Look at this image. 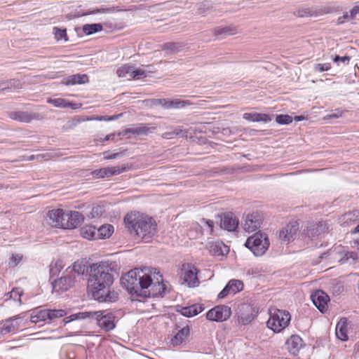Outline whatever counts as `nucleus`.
<instances>
[{
	"label": "nucleus",
	"instance_id": "obj_35",
	"mask_svg": "<svg viewBox=\"0 0 359 359\" xmlns=\"http://www.w3.org/2000/svg\"><path fill=\"white\" fill-rule=\"evenodd\" d=\"M23 294V291L21 288H14L9 293L6 294L8 297L7 299H13L15 302H18L20 305L22 304L21 297Z\"/></svg>",
	"mask_w": 359,
	"mask_h": 359
},
{
	"label": "nucleus",
	"instance_id": "obj_32",
	"mask_svg": "<svg viewBox=\"0 0 359 359\" xmlns=\"http://www.w3.org/2000/svg\"><path fill=\"white\" fill-rule=\"evenodd\" d=\"M81 236L88 240H97V229L94 226L86 225L81 230Z\"/></svg>",
	"mask_w": 359,
	"mask_h": 359
},
{
	"label": "nucleus",
	"instance_id": "obj_8",
	"mask_svg": "<svg viewBox=\"0 0 359 359\" xmlns=\"http://www.w3.org/2000/svg\"><path fill=\"white\" fill-rule=\"evenodd\" d=\"M231 315V309L226 305H217L206 313V318L210 321L224 322Z\"/></svg>",
	"mask_w": 359,
	"mask_h": 359
},
{
	"label": "nucleus",
	"instance_id": "obj_49",
	"mask_svg": "<svg viewBox=\"0 0 359 359\" xmlns=\"http://www.w3.org/2000/svg\"><path fill=\"white\" fill-rule=\"evenodd\" d=\"M315 70L319 72L328 71L331 69L330 63L317 64L315 65Z\"/></svg>",
	"mask_w": 359,
	"mask_h": 359
},
{
	"label": "nucleus",
	"instance_id": "obj_54",
	"mask_svg": "<svg viewBox=\"0 0 359 359\" xmlns=\"http://www.w3.org/2000/svg\"><path fill=\"white\" fill-rule=\"evenodd\" d=\"M359 13V6H354L350 11V18H354Z\"/></svg>",
	"mask_w": 359,
	"mask_h": 359
},
{
	"label": "nucleus",
	"instance_id": "obj_11",
	"mask_svg": "<svg viewBox=\"0 0 359 359\" xmlns=\"http://www.w3.org/2000/svg\"><path fill=\"white\" fill-rule=\"evenodd\" d=\"M262 221V215L259 212H253L246 216L243 227L246 231L253 232L260 227Z\"/></svg>",
	"mask_w": 359,
	"mask_h": 359
},
{
	"label": "nucleus",
	"instance_id": "obj_51",
	"mask_svg": "<svg viewBox=\"0 0 359 359\" xmlns=\"http://www.w3.org/2000/svg\"><path fill=\"white\" fill-rule=\"evenodd\" d=\"M171 100L168 99H159L158 103L165 109H171Z\"/></svg>",
	"mask_w": 359,
	"mask_h": 359
},
{
	"label": "nucleus",
	"instance_id": "obj_23",
	"mask_svg": "<svg viewBox=\"0 0 359 359\" xmlns=\"http://www.w3.org/2000/svg\"><path fill=\"white\" fill-rule=\"evenodd\" d=\"M243 117L244 119L252 122L267 123L271 121L269 115L262 113H245Z\"/></svg>",
	"mask_w": 359,
	"mask_h": 359
},
{
	"label": "nucleus",
	"instance_id": "obj_19",
	"mask_svg": "<svg viewBox=\"0 0 359 359\" xmlns=\"http://www.w3.org/2000/svg\"><path fill=\"white\" fill-rule=\"evenodd\" d=\"M47 102L53 105L55 107L60 108H72L74 109H76L80 108L81 104L74 102H70L68 100L64 98H49L47 100Z\"/></svg>",
	"mask_w": 359,
	"mask_h": 359
},
{
	"label": "nucleus",
	"instance_id": "obj_61",
	"mask_svg": "<svg viewBox=\"0 0 359 359\" xmlns=\"http://www.w3.org/2000/svg\"><path fill=\"white\" fill-rule=\"evenodd\" d=\"M353 233H359V224L354 229Z\"/></svg>",
	"mask_w": 359,
	"mask_h": 359
},
{
	"label": "nucleus",
	"instance_id": "obj_60",
	"mask_svg": "<svg viewBox=\"0 0 359 359\" xmlns=\"http://www.w3.org/2000/svg\"><path fill=\"white\" fill-rule=\"evenodd\" d=\"M348 17H350V15H348V14L347 13H346L343 16H342V18L343 19H347ZM341 18H339V20H340L341 22H342L343 21L341 20Z\"/></svg>",
	"mask_w": 359,
	"mask_h": 359
},
{
	"label": "nucleus",
	"instance_id": "obj_48",
	"mask_svg": "<svg viewBox=\"0 0 359 359\" xmlns=\"http://www.w3.org/2000/svg\"><path fill=\"white\" fill-rule=\"evenodd\" d=\"M180 47H181V46L179 43H171V42L166 43L163 44V49L169 50L171 51H176Z\"/></svg>",
	"mask_w": 359,
	"mask_h": 359
},
{
	"label": "nucleus",
	"instance_id": "obj_57",
	"mask_svg": "<svg viewBox=\"0 0 359 359\" xmlns=\"http://www.w3.org/2000/svg\"><path fill=\"white\" fill-rule=\"evenodd\" d=\"M115 137V133H111L105 136V137L102 140V142L108 141V140H114Z\"/></svg>",
	"mask_w": 359,
	"mask_h": 359
},
{
	"label": "nucleus",
	"instance_id": "obj_2",
	"mask_svg": "<svg viewBox=\"0 0 359 359\" xmlns=\"http://www.w3.org/2000/svg\"><path fill=\"white\" fill-rule=\"evenodd\" d=\"M111 270L107 262H102L90 266L88 289L94 299L100 302H111L117 298V294L109 290L114 282Z\"/></svg>",
	"mask_w": 359,
	"mask_h": 359
},
{
	"label": "nucleus",
	"instance_id": "obj_47",
	"mask_svg": "<svg viewBox=\"0 0 359 359\" xmlns=\"http://www.w3.org/2000/svg\"><path fill=\"white\" fill-rule=\"evenodd\" d=\"M64 267L63 262L60 259L57 260L53 265H51L50 273L53 275L60 272Z\"/></svg>",
	"mask_w": 359,
	"mask_h": 359
},
{
	"label": "nucleus",
	"instance_id": "obj_1",
	"mask_svg": "<svg viewBox=\"0 0 359 359\" xmlns=\"http://www.w3.org/2000/svg\"><path fill=\"white\" fill-rule=\"evenodd\" d=\"M121 283L135 297H156L165 290L163 276L156 269H135L121 278Z\"/></svg>",
	"mask_w": 359,
	"mask_h": 359
},
{
	"label": "nucleus",
	"instance_id": "obj_45",
	"mask_svg": "<svg viewBox=\"0 0 359 359\" xmlns=\"http://www.w3.org/2000/svg\"><path fill=\"white\" fill-rule=\"evenodd\" d=\"M294 15L299 18H304L313 15V12L309 8H301L294 12Z\"/></svg>",
	"mask_w": 359,
	"mask_h": 359
},
{
	"label": "nucleus",
	"instance_id": "obj_59",
	"mask_svg": "<svg viewBox=\"0 0 359 359\" xmlns=\"http://www.w3.org/2000/svg\"><path fill=\"white\" fill-rule=\"evenodd\" d=\"M354 215H355V213H352V212H349V213L346 214V215L348 217V219L353 220V221H355L356 219H353V217H352Z\"/></svg>",
	"mask_w": 359,
	"mask_h": 359
},
{
	"label": "nucleus",
	"instance_id": "obj_33",
	"mask_svg": "<svg viewBox=\"0 0 359 359\" xmlns=\"http://www.w3.org/2000/svg\"><path fill=\"white\" fill-rule=\"evenodd\" d=\"M134 66L129 64H125L116 70V74L119 77H128V79H133Z\"/></svg>",
	"mask_w": 359,
	"mask_h": 359
},
{
	"label": "nucleus",
	"instance_id": "obj_13",
	"mask_svg": "<svg viewBox=\"0 0 359 359\" xmlns=\"http://www.w3.org/2000/svg\"><path fill=\"white\" fill-rule=\"evenodd\" d=\"M313 304L321 312L324 313L327 310L329 296L323 290H316L311 295Z\"/></svg>",
	"mask_w": 359,
	"mask_h": 359
},
{
	"label": "nucleus",
	"instance_id": "obj_28",
	"mask_svg": "<svg viewBox=\"0 0 359 359\" xmlns=\"http://www.w3.org/2000/svg\"><path fill=\"white\" fill-rule=\"evenodd\" d=\"M204 310L202 304H193L189 306L183 307L181 313L186 317H193L201 313Z\"/></svg>",
	"mask_w": 359,
	"mask_h": 359
},
{
	"label": "nucleus",
	"instance_id": "obj_3",
	"mask_svg": "<svg viewBox=\"0 0 359 359\" xmlns=\"http://www.w3.org/2000/svg\"><path fill=\"white\" fill-rule=\"evenodd\" d=\"M126 228L144 242H149L157 233L155 219L140 212H130L123 218Z\"/></svg>",
	"mask_w": 359,
	"mask_h": 359
},
{
	"label": "nucleus",
	"instance_id": "obj_53",
	"mask_svg": "<svg viewBox=\"0 0 359 359\" xmlns=\"http://www.w3.org/2000/svg\"><path fill=\"white\" fill-rule=\"evenodd\" d=\"M350 57L348 56H343L340 57L339 55H336L334 58V62H338L339 61L342 62H345L346 61H349Z\"/></svg>",
	"mask_w": 359,
	"mask_h": 359
},
{
	"label": "nucleus",
	"instance_id": "obj_4",
	"mask_svg": "<svg viewBox=\"0 0 359 359\" xmlns=\"http://www.w3.org/2000/svg\"><path fill=\"white\" fill-rule=\"evenodd\" d=\"M84 221V216L78 211L65 212L57 208L49 210L45 217L43 224L54 228L75 229Z\"/></svg>",
	"mask_w": 359,
	"mask_h": 359
},
{
	"label": "nucleus",
	"instance_id": "obj_41",
	"mask_svg": "<svg viewBox=\"0 0 359 359\" xmlns=\"http://www.w3.org/2000/svg\"><path fill=\"white\" fill-rule=\"evenodd\" d=\"M149 128L145 126H141L136 128H128L125 130L126 133H132L134 135L145 134L148 132Z\"/></svg>",
	"mask_w": 359,
	"mask_h": 359
},
{
	"label": "nucleus",
	"instance_id": "obj_24",
	"mask_svg": "<svg viewBox=\"0 0 359 359\" xmlns=\"http://www.w3.org/2000/svg\"><path fill=\"white\" fill-rule=\"evenodd\" d=\"M106 212V206L104 204H93L90 207V210L86 215L88 218L97 219L104 216Z\"/></svg>",
	"mask_w": 359,
	"mask_h": 359
},
{
	"label": "nucleus",
	"instance_id": "obj_62",
	"mask_svg": "<svg viewBox=\"0 0 359 359\" xmlns=\"http://www.w3.org/2000/svg\"><path fill=\"white\" fill-rule=\"evenodd\" d=\"M57 76L54 75V76H51L50 78H51V79H55V78H57Z\"/></svg>",
	"mask_w": 359,
	"mask_h": 359
},
{
	"label": "nucleus",
	"instance_id": "obj_42",
	"mask_svg": "<svg viewBox=\"0 0 359 359\" xmlns=\"http://www.w3.org/2000/svg\"><path fill=\"white\" fill-rule=\"evenodd\" d=\"M171 109L184 108L187 106L191 105V102L189 100H182L180 99L171 100Z\"/></svg>",
	"mask_w": 359,
	"mask_h": 359
},
{
	"label": "nucleus",
	"instance_id": "obj_12",
	"mask_svg": "<svg viewBox=\"0 0 359 359\" xmlns=\"http://www.w3.org/2000/svg\"><path fill=\"white\" fill-rule=\"evenodd\" d=\"M299 223L297 221L290 222L279 232V238L283 242L289 243L294 239L295 236L299 230Z\"/></svg>",
	"mask_w": 359,
	"mask_h": 359
},
{
	"label": "nucleus",
	"instance_id": "obj_5",
	"mask_svg": "<svg viewBox=\"0 0 359 359\" xmlns=\"http://www.w3.org/2000/svg\"><path fill=\"white\" fill-rule=\"evenodd\" d=\"M269 315L266 326L275 333L282 332L290 323L291 315L287 310L271 307L269 310Z\"/></svg>",
	"mask_w": 359,
	"mask_h": 359
},
{
	"label": "nucleus",
	"instance_id": "obj_10",
	"mask_svg": "<svg viewBox=\"0 0 359 359\" xmlns=\"http://www.w3.org/2000/svg\"><path fill=\"white\" fill-rule=\"evenodd\" d=\"M182 271H183L184 280L189 287H195L198 285V271L193 264H183Z\"/></svg>",
	"mask_w": 359,
	"mask_h": 359
},
{
	"label": "nucleus",
	"instance_id": "obj_36",
	"mask_svg": "<svg viewBox=\"0 0 359 359\" xmlns=\"http://www.w3.org/2000/svg\"><path fill=\"white\" fill-rule=\"evenodd\" d=\"M48 322L56 318H60L67 315V311L64 309H48Z\"/></svg>",
	"mask_w": 359,
	"mask_h": 359
},
{
	"label": "nucleus",
	"instance_id": "obj_29",
	"mask_svg": "<svg viewBox=\"0 0 359 359\" xmlns=\"http://www.w3.org/2000/svg\"><path fill=\"white\" fill-rule=\"evenodd\" d=\"M114 231V227L110 224H104L97 229V239H106L111 237Z\"/></svg>",
	"mask_w": 359,
	"mask_h": 359
},
{
	"label": "nucleus",
	"instance_id": "obj_18",
	"mask_svg": "<svg viewBox=\"0 0 359 359\" xmlns=\"http://www.w3.org/2000/svg\"><path fill=\"white\" fill-rule=\"evenodd\" d=\"M208 250L214 256L225 255L228 254L229 248L222 241L211 242L208 245Z\"/></svg>",
	"mask_w": 359,
	"mask_h": 359
},
{
	"label": "nucleus",
	"instance_id": "obj_50",
	"mask_svg": "<svg viewBox=\"0 0 359 359\" xmlns=\"http://www.w3.org/2000/svg\"><path fill=\"white\" fill-rule=\"evenodd\" d=\"M122 153L123 152H117V153L110 154L109 151H105L104 153V158L106 160L117 158L121 156Z\"/></svg>",
	"mask_w": 359,
	"mask_h": 359
},
{
	"label": "nucleus",
	"instance_id": "obj_20",
	"mask_svg": "<svg viewBox=\"0 0 359 359\" xmlns=\"http://www.w3.org/2000/svg\"><path fill=\"white\" fill-rule=\"evenodd\" d=\"M48 309H34L30 315V320L33 323L48 322Z\"/></svg>",
	"mask_w": 359,
	"mask_h": 359
},
{
	"label": "nucleus",
	"instance_id": "obj_52",
	"mask_svg": "<svg viewBox=\"0 0 359 359\" xmlns=\"http://www.w3.org/2000/svg\"><path fill=\"white\" fill-rule=\"evenodd\" d=\"M202 222L207 225L209 229L210 233H212L213 232V228H214V222L210 219H203Z\"/></svg>",
	"mask_w": 359,
	"mask_h": 359
},
{
	"label": "nucleus",
	"instance_id": "obj_15",
	"mask_svg": "<svg viewBox=\"0 0 359 359\" xmlns=\"http://www.w3.org/2000/svg\"><path fill=\"white\" fill-rule=\"evenodd\" d=\"M244 287L243 281L236 279L230 280L225 287L218 294L219 298H224L229 294H235L241 290Z\"/></svg>",
	"mask_w": 359,
	"mask_h": 359
},
{
	"label": "nucleus",
	"instance_id": "obj_43",
	"mask_svg": "<svg viewBox=\"0 0 359 359\" xmlns=\"http://www.w3.org/2000/svg\"><path fill=\"white\" fill-rule=\"evenodd\" d=\"M292 117L288 114H280L276 117V121L281 125H287L292 122Z\"/></svg>",
	"mask_w": 359,
	"mask_h": 359
},
{
	"label": "nucleus",
	"instance_id": "obj_38",
	"mask_svg": "<svg viewBox=\"0 0 359 359\" xmlns=\"http://www.w3.org/2000/svg\"><path fill=\"white\" fill-rule=\"evenodd\" d=\"M16 330L15 326L13 321L7 320L0 327V333L6 334L10 332H14Z\"/></svg>",
	"mask_w": 359,
	"mask_h": 359
},
{
	"label": "nucleus",
	"instance_id": "obj_63",
	"mask_svg": "<svg viewBox=\"0 0 359 359\" xmlns=\"http://www.w3.org/2000/svg\"><path fill=\"white\" fill-rule=\"evenodd\" d=\"M3 188V185L0 184V189Z\"/></svg>",
	"mask_w": 359,
	"mask_h": 359
},
{
	"label": "nucleus",
	"instance_id": "obj_30",
	"mask_svg": "<svg viewBox=\"0 0 359 359\" xmlns=\"http://www.w3.org/2000/svg\"><path fill=\"white\" fill-rule=\"evenodd\" d=\"M10 118L25 123H29L35 118L34 115H32L25 111H14L10 114Z\"/></svg>",
	"mask_w": 359,
	"mask_h": 359
},
{
	"label": "nucleus",
	"instance_id": "obj_34",
	"mask_svg": "<svg viewBox=\"0 0 359 359\" xmlns=\"http://www.w3.org/2000/svg\"><path fill=\"white\" fill-rule=\"evenodd\" d=\"M89 271L90 266H87L83 263V261H77L74 262L72 271L70 273L74 276V273H77L78 274H83L86 272L89 273Z\"/></svg>",
	"mask_w": 359,
	"mask_h": 359
},
{
	"label": "nucleus",
	"instance_id": "obj_31",
	"mask_svg": "<svg viewBox=\"0 0 359 359\" xmlns=\"http://www.w3.org/2000/svg\"><path fill=\"white\" fill-rule=\"evenodd\" d=\"M88 81V78L86 74H74L67 77L64 82L66 86L82 84Z\"/></svg>",
	"mask_w": 359,
	"mask_h": 359
},
{
	"label": "nucleus",
	"instance_id": "obj_6",
	"mask_svg": "<svg viewBox=\"0 0 359 359\" xmlns=\"http://www.w3.org/2000/svg\"><path fill=\"white\" fill-rule=\"evenodd\" d=\"M78 317L81 318H90L97 321L98 325L105 331H109L114 328V317L112 313H107L104 314V311H89L79 313Z\"/></svg>",
	"mask_w": 359,
	"mask_h": 359
},
{
	"label": "nucleus",
	"instance_id": "obj_40",
	"mask_svg": "<svg viewBox=\"0 0 359 359\" xmlns=\"http://www.w3.org/2000/svg\"><path fill=\"white\" fill-rule=\"evenodd\" d=\"M123 114H115L113 116H92L90 118H88V120L89 121H114L122 116Z\"/></svg>",
	"mask_w": 359,
	"mask_h": 359
},
{
	"label": "nucleus",
	"instance_id": "obj_37",
	"mask_svg": "<svg viewBox=\"0 0 359 359\" xmlns=\"http://www.w3.org/2000/svg\"><path fill=\"white\" fill-rule=\"evenodd\" d=\"M53 34H54L55 39L57 41L63 39L65 41H67L69 40L66 29H60L57 27H53Z\"/></svg>",
	"mask_w": 359,
	"mask_h": 359
},
{
	"label": "nucleus",
	"instance_id": "obj_9",
	"mask_svg": "<svg viewBox=\"0 0 359 359\" xmlns=\"http://www.w3.org/2000/svg\"><path fill=\"white\" fill-rule=\"evenodd\" d=\"M257 314V309L252 304L244 303L239 306L238 311V320L241 325L250 324Z\"/></svg>",
	"mask_w": 359,
	"mask_h": 359
},
{
	"label": "nucleus",
	"instance_id": "obj_26",
	"mask_svg": "<svg viewBox=\"0 0 359 359\" xmlns=\"http://www.w3.org/2000/svg\"><path fill=\"white\" fill-rule=\"evenodd\" d=\"M328 230V226L327 223L320 222L318 223L312 224L309 227L307 230V234L309 236L313 237L318 236L322 233H325Z\"/></svg>",
	"mask_w": 359,
	"mask_h": 359
},
{
	"label": "nucleus",
	"instance_id": "obj_27",
	"mask_svg": "<svg viewBox=\"0 0 359 359\" xmlns=\"http://www.w3.org/2000/svg\"><path fill=\"white\" fill-rule=\"evenodd\" d=\"M237 33V29L234 26L217 27L214 29V35L218 38L233 35Z\"/></svg>",
	"mask_w": 359,
	"mask_h": 359
},
{
	"label": "nucleus",
	"instance_id": "obj_21",
	"mask_svg": "<svg viewBox=\"0 0 359 359\" xmlns=\"http://www.w3.org/2000/svg\"><path fill=\"white\" fill-rule=\"evenodd\" d=\"M336 336L341 341L348 340V323L346 318H341L337 323L336 326Z\"/></svg>",
	"mask_w": 359,
	"mask_h": 359
},
{
	"label": "nucleus",
	"instance_id": "obj_7",
	"mask_svg": "<svg viewBox=\"0 0 359 359\" xmlns=\"http://www.w3.org/2000/svg\"><path fill=\"white\" fill-rule=\"evenodd\" d=\"M245 245L255 255L261 256L268 249L269 241L265 233L259 231L249 237Z\"/></svg>",
	"mask_w": 359,
	"mask_h": 359
},
{
	"label": "nucleus",
	"instance_id": "obj_14",
	"mask_svg": "<svg viewBox=\"0 0 359 359\" xmlns=\"http://www.w3.org/2000/svg\"><path fill=\"white\" fill-rule=\"evenodd\" d=\"M285 346L290 354L297 355L304 347V341L298 334H292L286 340Z\"/></svg>",
	"mask_w": 359,
	"mask_h": 359
},
{
	"label": "nucleus",
	"instance_id": "obj_25",
	"mask_svg": "<svg viewBox=\"0 0 359 359\" xmlns=\"http://www.w3.org/2000/svg\"><path fill=\"white\" fill-rule=\"evenodd\" d=\"M190 330L189 326L182 327L178 332L172 338L171 343L173 346H179L182 344L189 335Z\"/></svg>",
	"mask_w": 359,
	"mask_h": 359
},
{
	"label": "nucleus",
	"instance_id": "obj_56",
	"mask_svg": "<svg viewBox=\"0 0 359 359\" xmlns=\"http://www.w3.org/2000/svg\"><path fill=\"white\" fill-rule=\"evenodd\" d=\"M346 110H343V109H334L332 112L335 114V115H339V118L341 117L346 112Z\"/></svg>",
	"mask_w": 359,
	"mask_h": 359
},
{
	"label": "nucleus",
	"instance_id": "obj_44",
	"mask_svg": "<svg viewBox=\"0 0 359 359\" xmlns=\"http://www.w3.org/2000/svg\"><path fill=\"white\" fill-rule=\"evenodd\" d=\"M23 259L22 254L13 253L10 257L8 265L10 267H15Z\"/></svg>",
	"mask_w": 359,
	"mask_h": 359
},
{
	"label": "nucleus",
	"instance_id": "obj_16",
	"mask_svg": "<svg viewBox=\"0 0 359 359\" xmlns=\"http://www.w3.org/2000/svg\"><path fill=\"white\" fill-rule=\"evenodd\" d=\"M75 276L73 274L67 275L56 280L53 283V290L57 292H65L68 290L74 282Z\"/></svg>",
	"mask_w": 359,
	"mask_h": 359
},
{
	"label": "nucleus",
	"instance_id": "obj_46",
	"mask_svg": "<svg viewBox=\"0 0 359 359\" xmlns=\"http://www.w3.org/2000/svg\"><path fill=\"white\" fill-rule=\"evenodd\" d=\"M147 76V72L144 69L141 68H135L134 67V72H133V80H139L143 78H145Z\"/></svg>",
	"mask_w": 359,
	"mask_h": 359
},
{
	"label": "nucleus",
	"instance_id": "obj_55",
	"mask_svg": "<svg viewBox=\"0 0 359 359\" xmlns=\"http://www.w3.org/2000/svg\"><path fill=\"white\" fill-rule=\"evenodd\" d=\"M339 118V115H335L333 112H332V113L325 116L323 117V120L327 121V120H330L332 118Z\"/></svg>",
	"mask_w": 359,
	"mask_h": 359
},
{
	"label": "nucleus",
	"instance_id": "obj_17",
	"mask_svg": "<svg viewBox=\"0 0 359 359\" xmlns=\"http://www.w3.org/2000/svg\"><path fill=\"white\" fill-rule=\"evenodd\" d=\"M126 170V167L122 165H116L112 167H107L95 170L93 174L97 177H109L114 175H119Z\"/></svg>",
	"mask_w": 359,
	"mask_h": 359
},
{
	"label": "nucleus",
	"instance_id": "obj_22",
	"mask_svg": "<svg viewBox=\"0 0 359 359\" xmlns=\"http://www.w3.org/2000/svg\"><path fill=\"white\" fill-rule=\"evenodd\" d=\"M221 224L228 231H233L238 225V220L232 213H226L222 219Z\"/></svg>",
	"mask_w": 359,
	"mask_h": 359
},
{
	"label": "nucleus",
	"instance_id": "obj_39",
	"mask_svg": "<svg viewBox=\"0 0 359 359\" xmlns=\"http://www.w3.org/2000/svg\"><path fill=\"white\" fill-rule=\"evenodd\" d=\"M83 30L89 35L102 31V26L100 24L86 25L83 26Z\"/></svg>",
	"mask_w": 359,
	"mask_h": 359
},
{
	"label": "nucleus",
	"instance_id": "obj_58",
	"mask_svg": "<svg viewBox=\"0 0 359 359\" xmlns=\"http://www.w3.org/2000/svg\"><path fill=\"white\" fill-rule=\"evenodd\" d=\"M306 116H305L304 115L296 116L294 118V120L296 121H304V120H306Z\"/></svg>",
	"mask_w": 359,
	"mask_h": 359
}]
</instances>
